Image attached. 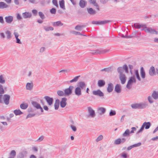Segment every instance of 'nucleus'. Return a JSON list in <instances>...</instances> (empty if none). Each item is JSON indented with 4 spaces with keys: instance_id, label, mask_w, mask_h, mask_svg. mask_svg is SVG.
<instances>
[{
    "instance_id": "obj_42",
    "label": "nucleus",
    "mask_w": 158,
    "mask_h": 158,
    "mask_svg": "<svg viewBox=\"0 0 158 158\" xmlns=\"http://www.w3.org/2000/svg\"><path fill=\"white\" fill-rule=\"evenodd\" d=\"M5 33L6 35V37L7 39H9L11 38V32L10 31H7L5 32Z\"/></svg>"
},
{
    "instance_id": "obj_38",
    "label": "nucleus",
    "mask_w": 158,
    "mask_h": 158,
    "mask_svg": "<svg viewBox=\"0 0 158 158\" xmlns=\"http://www.w3.org/2000/svg\"><path fill=\"white\" fill-rule=\"evenodd\" d=\"M63 24L60 21H58L56 22H54L53 24V25L54 27L61 26L63 25Z\"/></svg>"
},
{
    "instance_id": "obj_46",
    "label": "nucleus",
    "mask_w": 158,
    "mask_h": 158,
    "mask_svg": "<svg viewBox=\"0 0 158 158\" xmlns=\"http://www.w3.org/2000/svg\"><path fill=\"white\" fill-rule=\"evenodd\" d=\"M80 77V76H78L75 77L73 79L70 81V82L72 83L73 82H76L78 80V78Z\"/></svg>"
},
{
    "instance_id": "obj_17",
    "label": "nucleus",
    "mask_w": 158,
    "mask_h": 158,
    "mask_svg": "<svg viewBox=\"0 0 158 158\" xmlns=\"http://www.w3.org/2000/svg\"><path fill=\"white\" fill-rule=\"evenodd\" d=\"M98 112L100 115L104 114L106 111V109L104 107H100L97 109Z\"/></svg>"
},
{
    "instance_id": "obj_41",
    "label": "nucleus",
    "mask_w": 158,
    "mask_h": 158,
    "mask_svg": "<svg viewBox=\"0 0 158 158\" xmlns=\"http://www.w3.org/2000/svg\"><path fill=\"white\" fill-rule=\"evenodd\" d=\"M121 157L122 158H127L129 157V156L125 152H123L120 154Z\"/></svg>"
},
{
    "instance_id": "obj_57",
    "label": "nucleus",
    "mask_w": 158,
    "mask_h": 158,
    "mask_svg": "<svg viewBox=\"0 0 158 158\" xmlns=\"http://www.w3.org/2000/svg\"><path fill=\"white\" fill-rule=\"evenodd\" d=\"M10 154L11 156H13L12 157H14L16 156V153L15 150H13L11 151Z\"/></svg>"
},
{
    "instance_id": "obj_54",
    "label": "nucleus",
    "mask_w": 158,
    "mask_h": 158,
    "mask_svg": "<svg viewBox=\"0 0 158 158\" xmlns=\"http://www.w3.org/2000/svg\"><path fill=\"white\" fill-rule=\"evenodd\" d=\"M4 93V91L2 85L0 84V94H2Z\"/></svg>"
},
{
    "instance_id": "obj_4",
    "label": "nucleus",
    "mask_w": 158,
    "mask_h": 158,
    "mask_svg": "<svg viewBox=\"0 0 158 158\" xmlns=\"http://www.w3.org/2000/svg\"><path fill=\"white\" fill-rule=\"evenodd\" d=\"M144 30L146 33H149L152 34H158V31H156L155 30L151 28L147 27L146 24L145 27L142 29V30Z\"/></svg>"
},
{
    "instance_id": "obj_40",
    "label": "nucleus",
    "mask_w": 158,
    "mask_h": 158,
    "mask_svg": "<svg viewBox=\"0 0 158 158\" xmlns=\"http://www.w3.org/2000/svg\"><path fill=\"white\" fill-rule=\"evenodd\" d=\"M5 80L3 75H0V83L4 84L5 82Z\"/></svg>"
},
{
    "instance_id": "obj_44",
    "label": "nucleus",
    "mask_w": 158,
    "mask_h": 158,
    "mask_svg": "<svg viewBox=\"0 0 158 158\" xmlns=\"http://www.w3.org/2000/svg\"><path fill=\"white\" fill-rule=\"evenodd\" d=\"M57 94L59 96H62L64 94V92L61 90H58L57 92Z\"/></svg>"
},
{
    "instance_id": "obj_1",
    "label": "nucleus",
    "mask_w": 158,
    "mask_h": 158,
    "mask_svg": "<svg viewBox=\"0 0 158 158\" xmlns=\"http://www.w3.org/2000/svg\"><path fill=\"white\" fill-rule=\"evenodd\" d=\"M10 98V96L7 94H5L4 97L2 95H0V103L3 102L1 100V99L3 98L4 103L6 105H8L9 103Z\"/></svg>"
},
{
    "instance_id": "obj_27",
    "label": "nucleus",
    "mask_w": 158,
    "mask_h": 158,
    "mask_svg": "<svg viewBox=\"0 0 158 158\" xmlns=\"http://www.w3.org/2000/svg\"><path fill=\"white\" fill-rule=\"evenodd\" d=\"M152 96L155 99H158V91H154L152 94Z\"/></svg>"
},
{
    "instance_id": "obj_19",
    "label": "nucleus",
    "mask_w": 158,
    "mask_h": 158,
    "mask_svg": "<svg viewBox=\"0 0 158 158\" xmlns=\"http://www.w3.org/2000/svg\"><path fill=\"white\" fill-rule=\"evenodd\" d=\"M149 74L151 76H153L156 74V70L153 66H152L149 70Z\"/></svg>"
},
{
    "instance_id": "obj_21",
    "label": "nucleus",
    "mask_w": 158,
    "mask_h": 158,
    "mask_svg": "<svg viewBox=\"0 0 158 158\" xmlns=\"http://www.w3.org/2000/svg\"><path fill=\"white\" fill-rule=\"evenodd\" d=\"M31 13L29 12H25L22 14V16L24 19L30 18L31 16Z\"/></svg>"
},
{
    "instance_id": "obj_26",
    "label": "nucleus",
    "mask_w": 158,
    "mask_h": 158,
    "mask_svg": "<svg viewBox=\"0 0 158 158\" xmlns=\"http://www.w3.org/2000/svg\"><path fill=\"white\" fill-rule=\"evenodd\" d=\"M140 73L141 77L143 79L145 77V73L143 67L141 68Z\"/></svg>"
},
{
    "instance_id": "obj_8",
    "label": "nucleus",
    "mask_w": 158,
    "mask_h": 158,
    "mask_svg": "<svg viewBox=\"0 0 158 158\" xmlns=\"http://www.w3.org/2000/svg\"><path fill=\"white\" fill-rule=\"evenodd\" d=\"M89 116L92 118H94L96 115L95 111L90 107L87 108Z\"/></svg>"
},
{
    "instance_id": "obj_64",
    "label": "nucleus",
    "mask_w": 158,
    "mask_h": 158,
    "mask_svg": "<svg viewBox=\"0 0 158 158\" xmlns=\"http://www.w3.org/2000/svg\"><path fill=\"white\" fill-rule=\"evenodd\" d=\"M121 143H125L126 140V139L125 138H123L120 139Z\"/></svg>"
},
{
    "instance_id": "obj_30",
    "label": "nucleus",
    "mask_w": 158,
    "mask_h": 158,
    "mask_svg": "<svg viewBox=\"0 0 158 158\" xmlns=\"http://www.w3.org/2000/svg\"><path fill=\"white\" fill-rule=\"evenodd\" d=\"M8 7V5L3 2H0V9H3Z\"/></svg>"
},
{
    "instance_id": "obj_10",
    "label": "nucleus",
    "mask_w": 158,
    "mask_h": 158,
    "mask_svg": "<svg viewBox=\"0 0 158 158\" xmlns=\"http://www.w3.org/2000/svg\"><path fill=\"white\" fill-rule=\"evenodd\" d=\"M92 94L94 95L98 96L100 97H103L104 95L103 93L100 89L93 91Z\"/></svg>"
},
{
    "instance_id": "obj_33",
    "label": "nucleus",
    "mask_w": 158,
    "mask_h": 158,
    "mask_svg": "<svg viewBox=\"0 0 158 158\" xmlns=\"http://www.w3.org/2000/svg\"><path fill=\"white\" fill-rule=\"evenodd\" d=\"M105 82L103 80H100L98 81V85L100 87H102L104 86L105 85Z\"/></svg>"
},
{
    "instance_id": "obj_22",
    "label": "nucleus",
    "mask_w": 158,
    "mask_h": 158,
    "mask_svg": "<svg viewBox=\"0 0 158 158\" xmlns=\"http://www.w3.org/2000/svg\"><path fill=\"white\" fill-rule=\"evenodd\" d=\"M87 4V2L84 0H80L79 3L80 6L82 8H84Z\"/></svg>"
},
{
    "instance_id": "obj_18",
    "label": "nucleus",
    "mask_w": 158,
    "mask_h": 158,
    "mask_svg": "<svg viewBox=\"0 0 158 158\" xmlns=\"http://www.w3.org/2000/svg\"><path fill=\"white\" fill-rule=\"evenodd\" d=\"M33 84L32 82L27 83L26 85V89L29 90H31L33 88Z\"/></svg>"
},
{
    "instance_id": "obj_20",
    "label": "nucleus",
    "mask_w": 158,
    "mask_h": 158,
    "mask_svg": "<svg viewBox=\"0 0 158 158\" xmlns=\"http://www.w3.org/2000/svg\"><path fill=\"white\" fill-rule=\"evenodd\" d=\"M114 91L117 93H120L121 92V88L120 85L118 84H116L115 87Z\"/></svg>"
},
{
    "instance_id": "obj_34",
    "label": "nucleus",
    "mask_w": 158,
    "mask_h": 158,
    "mask_svg": "<svg viewBox=\"0 0 158 158\" xmlns=\"http://www.w3.org/2000/svg\"><path fill=\"white\" fill-rule=\"evenodd\" d=\"M28 107V104L27 103H22L20 104V108L23 110L26 109Z\"/></svg>"
},
{
    "instance_id": "obj_62",
    "label": "nucleus",
    "mask_w": 158,
    "mask_h": 158,
    "mask_svg": "<svg viewBox=\"0 0 158 158\" xmlns=\"http://www.w3.org/2000/svg\"><path fill=\"white\" fill-rule=\"evenodd\" d=\"M70 127L72 129V130L74 131H76L77 130V128L75 126L73 125H70Z\"/></svg>"
},
{
    "instance_id": "obj_58",
    "label": "nucleus",
    "mask_w": 158,
    "mask_h": 158,
    "mask_svg": "<svg viewBox=\"0 0 158 158\" xmlns=\"http://www.w3.org/2000/svg\"><path fill=\"white\" fill-rule=\"evenodd\" d=\"M52 2L54 5L56 7H58V5L57 3V0H52Z\"/></svg>"
},
{
    "instance_id": "obj_28",
    "label": "nucleus",
    "mask_w": 158,
    "mask_h": 158,
    "mask_svg": "<svg viewBox=\"0 0 158 158\" xmlns=\"http://www.w3.org/2000/svg\"><path fill=\"white\" fill-rule=\"evenodd\" d=\"M156 16L152 15H146L143 18L145 19H156Z\"/></svg>"
},
{
    "instance_id": "obj_25",
    "label": "nucleus",
    "mask_w": 158,
    "mask_h": 158,
    "mask_svg": "<svg viewBox=\"0 0 158 158\" xmlns=\"http://www.w3.org/2000/svg\"><path fill=\"white\" fill-rule=\"evenodd\" d=\"M86 26L85 25H77L75 27V29L77 30L80 31L82 30V28Z\"/></svg>"
},
{
    "instance_id": "obj_35",
    "label": "nucleus",
    "mask_w": 158,
    "mask_h": 158,
    "mask_svg": "<svg viewBox=\"0 0 158 158\" xmlns=\"http://www.w3.org/2000/svg\"><path fill=\"white\" fill-rule=\"evenodd\" d=\"M14 113L16 115H20L23 114V113L19 109L15 110L14 111Z\"/></svg>"
},
{
    "instance_id": "obj_7",
    "label": "nucleus",
    "mask_w": 158,
    "mask_h": 158,
    "mask_svg": "<svg viewBox=\"0 0 158 158\" xmlns=\"http://www.w3.org/2000/svg\"><path fill=\"white\" fill-rule=\"evenodd\" d=\"M74 88V87L72 86H70L69 88L65 89L64 90V94L65 95H69L72 93V91Z\"/></svg>"
},
{
    "instance_id": "obj_16",
    "label": "nucleus",
    "mask_w": 158,
    "mask_h": 158,
    "mask_svg": "<svg viewBox=\"0 0 158 158\" xmlns=\"http://www.w3.org/2000/svg\"><path fill=\"white\" fill-rule=\"evenodd\" d=\"M89 2L90 4H93L95 6L97 10H99V6L98 4L96 3V0H89Z\"/></svg>"
},
{
    "instance_id": "obj_61",
    "label": "nucleus",
    "mask_w": 158,
    "mask_h": 158,
    "mask_svg": "<svg viewBox=\"0 0 158 158\" xmlns=\"http://www.w3.org/2000/svg\"><path fill=\"white\" fill-rule=\"evenodd\" d=\"M141 145V143L139 142L137 143L133 144L134 148L140 146Z\"/></svg>"
},
{
    "instance_id": "obj_55",
    "label": "nucleus",
    "mask_w": 158,
    "mask_h": 158,
    "mask_svg": "<svg viewBox=\"0 0 158 158\" xmlns=\"http://www.w3.org/2000/svg\"><path fill=\"white\" fill-rule=\"evenodd\" d=\"M116 114V113L115 111L111 110L109 113V115L110 116H114Z\"/></svg>"
},
{
    "instance_id": "obj_52",
    "label": "nucleus",
    "mask_w": 158,
    "mask_h": 158,
    "mask_svg": "<svg viewBox=\"0 0 158 158\" xmlns=\"http://www.w3.org/2000/svg\"><path fill=\"white\" fill-rule=\"evenodd\" d=\"M152 97L151 96H149L148 98V102L150 103H153L154 102V101L152 98Z\"/></svg>"
},
{
    "instance_id": "obj_47",
    "label": "nucleus",
    "mask_w": 158,
    "mask_h": 158,
    "mask_svg": "<svg viewBox=\"0 0 158 158\" xmlns=\"http://www.w3.org/2000/svg\"><path fill=\"white\" fill-rule=\"evenodd\" d=\"M131 107L134 109H139V106H138V103H135L134 104H132L131 105Z\"/></svg>"
},
{
    "instance_id": "obj_9",
    "label": "nucleus",
    "mask_w": 158,
    "mask_h": 158,
    "mask_svg": "<svg viewBox=\"0 0 158 158\" xmlns=\"http://www.w3.org/2000/svg\"><path fill=\"white\" fill-rule=\"evenodd\" d=\"M31 103L32 106L37 109H40V110L41 112H43L44 111V110L42 108L41 106L40 105L35 101H32Z\"/></svg>"
},
{
    "instance_id": "obj_49",
    "label": "nucleus",
    "mask_w": 158,
    "mask_h": 158,
    "mask_svg": "<svg viewBox=\"0 0 158 158\" xmlns=\"http://www.w3.org/2000/svg\"><path fill=\"white\" fill-rule=\"evenodd\" d=\"M120 138H118L115 140L114 142V143L116 145H118L121 143Z\"/></svg>"
},
{
    "instance_id": "obj_32",
    "label": "nucleus",
    "mask_w": 158,
    "mask_h": 158,
    "mask_svg": "<svg viewBox=\"0 0 158 158\" xmlns=\"http://www.w3.org/2000/svg\"><path fill=\"white\" fill-rule=\"evenodd\" d=\"M130 130L128 129H127L122 134V136L124 137H128L130 136Z\"/></svg>"
},
{
    "instance_id": "obj_36",
    "label": "nucleus",
    "mask_w": 158,
    "mask_h": 158,
    "mask_svg": "<svg viewBox=\"0 0 158 158\" xmlns=\"http://www.w3.org/2000/svg\"><path fill=\"white\" fill-rule=\"evenodd\" d=\"M147 106L145 103H138L139 109H143L145 108Z\"/></svg>"
},
{
    "instance_id": "obj_5",
    "label": "nucleus",
    "mask_w": 158,
    "mask_h": 158,
    "mask_svg": "<svg viewBox=\"0 0 158 158\" xmlns=\"http://www.w3.org/2000/svg\"><path fill=\"white\" fill-rule=\"evenodd\" d=\"M136 81L134 76L131 77L130 78L129 80L128 81L126 87L128 89H130L131 87L132 84L135 83Z\"/></svg>"
},
{
    "instance_id": "obj_45",
    "label": "nucleus",
    "mask_w": 158,
    "mask_h": 158,
    "mask_svg": "<svg viewBox=\"0 0 158 158\" xmlns=\"http://www.w3.org/2000/svg\"><path fill=\"white\" fill-rule=\"evenodd\" d=\"M103 136L102 135H100L96 139V141L97 142L101 141L103 139Z\"/></svg>"
},
{
    "instance_id": "obj_15",
    "label": "nucleus",
    "mask_w": 158,
    "mask_h": 158,
    "mask_svg": "<svg viewBox=\"0 0 158 158\" xmlns=\"http://www.w3.org/2000/svg\"><path fill=\"white\" fill-rule=\"evenodd\" d=\"M81 89L79 87H76L75 89V93L76 95L78 96H81L82 94Z\"/></svg>"
},
{
    "instance_id": "obj_29",
    "label": "nucleus",
    "mask_w": 158,
    "mask_h": 158,
    "mask_svg": "<svg viewBox=\"0 0 158 158\" xmlns=\"http://www.w3.org/2000/svg\"><path fill=\"white\" fill-rule=\"evenodd\" d=\"M60 101L59 100L57 99L56 100L54 104L55 109V110H56L58 109L60 104Z\"/></svg>"
},
{
    "instance_id": "obj_43",
    "label": "nucleus",
    "mask_w": 158,
    "mask_h": 158,
    "mask_svg": "<svg viewBox=\"0 0 158 158\" xmlns=\"http://www.w3.org/2000/svg\"><path fill=\"white\" fill-rule=\"evenodd\" d=\"M135 74L136 77V78L139 81H140L141 79L139 77L138 70H136L135 71Z\"/></svg>"
},
{
    "instance_id": "obj_63",
    "label": "nucleus",
    "mask_w": 158,
    "mask_h": 158,
    "mask_svg": "<svg viewBox=\"0 0 158 158\" xmlns=\"http://www.w3.org/2000/svg\"><path fill=\"white\" fill-rule=\"evenodd\" d=\"M109 0H100V2L103 4H106Z\"/></svg>"
},
{
    "instance_id": "obj_23",
    "label": "nucleus",
    "mask_w": 158,
    "mask_h": 158,
    "mask_svg": "<svg viewBox=\"0 0 158 158\" xmlns=\"http://www.w3.org/2000/svg\"><path fill=\"white\" fill-rule=\"evenodd\" d=\"M114 88L113 84L111 83L108 84L107 88V91L108 92L110 93L112 91Z\"/></svg>"
},
{
    "instance_id": "obj_14",
    "label": "nucleus",
    "mask_w": 158,
    "mask_h": 158,
    "mask_svg": "<svg viewBox=\"0 0 158 158\" xmlns=\"http://www.w3.org/2000/svg\"><path fill=\"white\" fill-rule=\"evenodd\" d=\"M86 85L85 83L83 81L79 82L78 83V87H79L81 89H85Z\"/></svg>"
},
{
    "instance_id": "obj_12",
    "label": "nucleus",
    "mask_w": 158,
    "mask_h": 158,
    "mask_svg": "<svg viewBox=\"0 0 158 158\" xmlns=\"http://www.w3.org/2000/svg\"><path fill=\"white\" fill-rule=\"evenodd\" d=\"M67 99L66 98H63L60 102V106L62 108L64 107L66 105Z\"/></svg>"
},
{
    "instance_id": "obj_50",
    "label": "nucleus",
    "mask_w": 158,
    "mask_h": 158,
    "mask_svg": "<svg viewBox=\"0 0 158 158\" xmlns=\"http://www.w3.org/2000/svg\"><path fill=\"white\" fill-rule=\"evenodd\" d=\"M39 15L42 19H43L45 18L44 15L42 12H39Z\"/></svg>"
},
{
    "instance_id": "obj_39",
    "label": "nucleus",
    "mask_w": 158,
    "mask_h": 158,
    "mask_svg": "<svg viewBox=\"0 0 158 158\" xmlns=\"http://www.w3.org/2000/svg\"><path fill=\"white\" fill-rule=\"evenodd\" d=\"M44 29L46 31H52L53 30V28L52 27L50 26H44L43 27Z\"/></svg>"
},
{
    "instance_id": "obj_24",
    "label": "nucleus",
    "mask_w": 158,
    "mask_h": 158,
    "mask_svg": "<svg viewBox=\"0 0 158 158\" xmlns=\"http://www.w3.org/2000/svg\"><path fill=\"white\" fill-rule=\"evenodd\" d=\"M146 24H139V23H135L134 24L135 27L136 28L139 29L142 27L144 28Z\"/></svg>"
},
{
    "instance_id": "obj_31",
    "label": "nucleus",
    "mask_w": 158,
    "mask_h": 158,
    "mask_svg": "<svg viewBox=\"0 0 158 158\" xmlns=\"http://www.w3.org/2000/svg\"><path fill=\"white\" fill-rule=\"evenodd\" d=\"M60 6V8L63 10L65 9V8L64 5V0H61L59 2Z\"/></svg>"
},
{
    "instance_id": "obj_2",
    "label": "nucleus",
    "mask_w": 158,
    "mask_h": 158,
    "mask_svg": "<svg viewBox=\"0 0 158 158\" xmlns=\"http://www.w3.org/2000/svg\"><path fill=\"white\" fill-rule=\"evenodd\" d=\"M151 126V124L150 122H144L142 125L140 129L137 132V134L142 132L145 128V129H149Z\"/></svg>"
},
{
    "instance_id": "obj_56",
    "label": "nucleus",
    "mask_w": 158,
    "mask_h": 158,
    "mask_svg": "<svg viewBox=\"0 0 158 158\" xmlns=\"http://www.w3.org/2000/svg\"><path fill=\"white\" fill-rule=\"evenodd\" d=\"M50 12L52 14H55L56 12V9L53 8L50 10Z\"/></svg>"
},
{
    "instance_id": "obj_37",
    "label": "nucleus",
    "mask_w": 158,
    "mask_h": 158,
    "mask_svg": "<svg viewBox=\"0 0 158 158\" xmlns=\"http://www.w3.org/2000/svg\"><path fill=\"white\" fill-rule=\"evenodd\" d=\"M87 11L88 13L91 15H94L96 13V11L91 8L87 9Z\"/></svg>"
},
{
    "instance_id": "obj_6",
    "label": "nucleus",
    "mask_w": 158,
    "mask_h": 158,
    "mask_svg": "<svg viewBox=\"0 0 158 158\" xmlns=\"http://www.w3.org/2000/svg\"><path fill=\"white\" fill-rule=\"evenodd\" d=\"M124 70L126 73H128V67L126 64L124 65L123 67H119L118 68L117 71L119 75L123 74V73Z\"/></svg>"
},
{
    "instance_id": "obj_60",
    "label": "nucleus",
    "mask_w": 158,
    "mask_h": 158,
    "mask_svg": "<svg viewBox=\"0 0 158 158\" xmlns=\"http://www.w3.org/2000/svg\"><path fill=\"white\" fill-rule=\"evenodd\" d=\"M131 131H130V134H132L136 130V128L135 127H132L131 128Z\"/></svg>"
},
{
    "instance_id": "obj_48",
    "label": "nucleus",
    "mask_w": 158,
    "mask_h": 158,
    "mask_svg": "<svg viewBox=\"0 0 158 158\" xmlns=\"http://www.w3.org/2000/svg\"><path fill=\"white\" fill-rule=\"evenodd\" d=\"M71 33L74 34L76 35H82L81 34L78 32H77L74 31H72L70 32Z\"/></svg>"
},
{
    "instance_id": "obj_53",
    "label": "nucleus",
    "mask_w": 158,
    "mask_h": 158,
    "mask_svg": "<svg viewBox=\"0 0 158 158\" xmlns=\"http://www.w3.org/2000/svg\"><path fill=\"white\" fill-rule=\"evenodd\" d=\"M44 138V136L42 135L35 142H40L42 141Z\"/></svg>"
},
{
    "instance_id": "obj_51",
    "label": "nucleus",
    "mask_w": 158,
    "mask_h": 158,
    "mask_svg": "<svg viewBox=\"0 0 158 158\" xmlns=\"http://www.w3.org/2000/svg\"><path fill=\"white\" fill-rule=\"evenodd\" d=\"M35 115V114L30 113L28 114L26 117V119H27L29 118H31L34 116Z\"/></svg>"
},
{
    "instance_id": "obj_59",
    "label": "nucleus",
    "mask_w": 158,
    "mask_h": 158,
    "mask_svg": "<svg viewBox=\"0 0 158 158\" xmlns=\"http://www.w3.org/2000/svg\"><path fill=\"white\" fill-rule=\"evenodd\" d=\"M5 20H13V17L11 16H6L5 18Z\"/></svg>"
},
{
    "instance_id": "obj_13",
    "label": "nucleus",
    "mask_w": 158,
    "mask_h": 158,
    "mask_svg": "<svg viewBox=\"0 0 158 158\" xmlns=\"http://www.w3.org/2000/svg\"><path fill=\"white\" fill-rule=\"evenodd\" d=\"M119 78L121 84H124L126 81V77L125 75L124 74L119 75Z\"/></svg>"
},
{
    "instance_id": "obj_11",
    "label": "nucleus",
    "mask_w": 158,
    "mask_h": 158,
    "mask_svg": "<svg viewBox=\"0 0 158 158\" xmlns=\"http://www.w3.org/2000/svg\"><path fill=\"white\" fill-rule=\"evenodd\" d=\"M44 99L46 100L48 105L51 106L53 103V99L48 96H45Z\"/></svg>"
},
{
    "instance_id": "obj_3",
    "label": "nucleus",
    "mask_w": 158,
    "mask_h": 158,
    "mask_svg": "<svg viewBox=\"0 0 158 158\" xmlns=\"http://www.w3.org/2000/svg\"><path fill=\"white\" fill-rule=\"evenodd\" d=\"M112 22V20H92V24L96 25H102Z\"/></svg>"
}]
</instances>
